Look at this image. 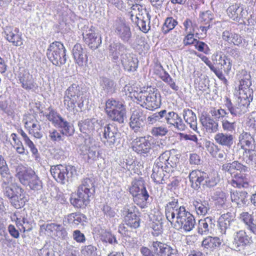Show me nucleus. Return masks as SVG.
Instances as JSON below:
<instances>
[{
	"instance_id": "nucleus-9",
	"label": "nucleus",
	"mask_w": 256,
	"mask_h": 256,
	"mask_svg": "<svg viewBox=\"0 0 256 256\" xmlns=\"http://www.w3.org/2000/svg\"><path fill=\"white\" fill-rule=\"evenodd\" d=\"M102 133V142L106 146L112 148L120 135L118 128L114 124H108L104 126Z\"/></svg>"
},
{
	"instance_id": "nucleus-30",
	"label": "nucleus",
	"mask_w": 256,
	"mask_h": 256,
	"mask_svg": "<svg viewBox=\"0 0 256 256\" xmlns=\"http://www.w3.org/2000/svg\"><path fill=\"white\" fill-rule=\"evenodd\" d=\"M160 96L159 94L155 92H148L145 108L149 110H155L160 106Z\"/></svg>"
},
{
	"instance_id": "nucleus-12",
	"label": "nucleus",
	"mask_w": 256,
	"mask_h": 256,
	"mask_svg": "<svg viewBox=\"0 0 256 256\" xmlns=\"http://www.w3.org/2000/svg\"><path fill=\"white\" fill-rule=\"evenodd\" d=\"M135 207L133 206H127L124 208L122 212L126 225L134 228L140 226V218L134 212Z\"/></svg>"
},
{
	"instance_id": "nucleus-47",
	"label": "nucleus",
	"mask_w": 256,
	"mask_h": 256,
	"mask_svg": "<svg viewBox=\"0 0 256 256\" xmlns=\"http://www.w3.org/2000/svg\"><path fill=\"white\" fill-rule=\"evenodd\" d=\"M247 167L234 161L231 164H226L222 166V170L228 172L230 174L234 172V170H238L240 172H245L247 170Z\"/></svg>"
},
{
	"instance_id": "nucleus-57",
	"label": "nucleus",
	"mask_w": 256,
	"mask_h": 256,
	"mask_svg": "<svg viewBox=\"0 0 256 256\" xmlns=\"http://www.w3.org/2000/svg\"><path fill=\"white\" fill-rule=\"evenodd\" d=\"M184 30L186 33L194 32L196 24L190 18H186L183 23Z\"/></svg>"
},
{
	"instance_id": "nucleus-27",
	"label": "nucleus",
	"mask_w": 256,
	"mask_h": 256,
	"mask_svg": "<svg viewBox=\"0 0 256 256\" xmlns=\"http://www.w3.org/2000/svg\"><path fill=\"white\" fill-rule=\"evenodd\" d=\"M18 78L22 86L25 90H34L38 88L32 76L28 72H25L24 74H20Z\"/></svg>"
},
{
	"instance_id": "nucleus-54",
	"label": "nucleus",
	"mask_w": 256,
	"mask_h": 256,
	"mask_svg": "<svg viewBox=\"0 0 256 256\" xmlns=\"http://www.w3.org/2000/svg\"><path fill=\"white\" fill-rule=\"evenodd\" d=\"M0 174L2 178H4V180H8V178H6L8 177V178H10V176H12L6 162L2 155H0Z\"/></svg>"
},
{
	"instance_id": "nucleus-28",
	"label": "nucleus",
	"mask_w": 256,
	"mask_h": 256,
	"mask_svg": "<svg viewBox=\"0 0 256 256\" xmlns=\"http://www.w3.org/2000/svg\"><path fill=\"white\" fill-rule=\"evenodd\" d=\"M16 193L10 200L12 205L16 208L24 206L26 200L24 190L19 186L16 187Z\"/></svg>"
},
{
	"instance_id": "nucleus-35",
	"label": "nucleus",
	"mask_w": 256,
	"mask_h": 256,
	"mask_svg": "<svg viewBox=\"0 0 256 256\" xmlns=\"http://www.w3.org/2000/svg\"><path fill=\"white\" fill-rule=\"evenodd\" d=\"M232 201L235 202L238 206L241 207L246 204L248 201V194L245 191H234L231 192Z\"/></svg>"
},
{
	"instance_id": "nucleus-33",
	"label": "nucleus",
	"mask_w": 256,
	"mask_h": 256,
	"mask_svg": "<svg viewBox=\"0 0 256 256\" xmlns=\"http://www.w3.org/2000/svg\"><path fill=\"white\" fill-rule=\"evenodd\" d=\"M224 238L222 240L217 236H207L202 242V246L206 249L213 250L220 246Z\"/></svg>"
},
{
	"instance_id": "nucleus-56",
	"label": "nucleus",
	"mask_w": 256,
	"mask_h": 256,
	"mask_svg": "<svg viewBox=\"0 0 256 256\" xmlns=\"http://www.w3.org/2000/svg\"><path fill=\"white\" fill-rule=\"evenodd\" d=\"M100 86L106 92H112L114 91V82L108 78H102L100 82Z\"/></svg>"
},
{
	"instance_id": "nucleus-25",
	"label": "nucleus",
	"mask_w": 256,
	"mask_h": 256,
	"mask_svg": "<svg viewBox=\"0 0 256 256\" xmlns=\"http://www.w3.org/2000/svg\"><path fill=\"white\" fill-rule=\"evenodd\" d=\"M206 176V173L198 170H192L189 174L190 180L192 186L194 189H198L202 184Z\"/></svg>"
},
{
	"instance_id": "nucleus-41",
	"label": "nucleus",
	"mask_w": 256,
	"mask_h": 256,
	"mask_svg": "<svg viewBox=\"0 0 256 256\" xmlns=\"http://www.w3.org/2000/svg\"><path fill=\"white\" fill-rule=\"evenodd\" d=\"M240 219L245 224L248 229L256 234V224L254 222V216L248 212H242L240 214Z\"/></svg>"
},
{
	"instance_id": "nucleus-6",
	"label": "nucleus",
	"mask_w": 256,
	"mask_h": 256,
	"mask_svg": "<svg viewBox=\"0 0 256 256\" xmlns=\"http://www.w3.org/2000/svg\"><path fill=\"white\" fill-rule=\"evenodd\" d=\"M106 110L108 117L120 124L124 122L126 118V108L122 102L109 99L106 104Z\"/></svg>"
},
{
	"instance_id": "nucleus-39",
	"label": "nucleus",
	"mask_w": 256,
	"mask_h": 256,
	"mask_svg": "<svg viewBox=\"0 0 256 256\" xmlns=\"http://www.w3.org/2000/svg\"><path fill=\"white\" fill-rule=\"evenodd\" d=\"M81 154L87 156L89 162H92L96 160L98 153L95 146H90L88 145H82L80 148Z\"/></svg>"
},
{
	"instance_id": "nucleus-15",
	"label": "nucleus",
	"mask_w": 256,
	"mask_h": 256,
	"mask_svg": "<svg viewBox=\"0 0 256 256\" xmlns=\"http://www.w3.org/2000/svg\"><path fill=\"white\" fill-rule=\"evenodd\" d=\"M174 158V156L170 157V152L166 151L161 154L154 165L164 168L166 169L165 172L169 173L172 171V168L176 165V163L172 162Z\"/></svg>"
},
{
	"instance_id": "nucleus-24",
	"label": "nucleus",
	"mask_w": 256,
	"mask_h": 256,
	"mask_svg": "<svg viewBox=\"0 0 256 256\" xmlns=\"http://www.w3.org/2000/svg\"><path fill=\"white\" fill-rule=\"evenodd\" d=\"M91 196L78 190L77 194H73L70 198L71 204L76 208H83L89 203Z\"/></svg>"
},
{
	"instance_id": "nucleus-49",
	"label": "nucleus",
	"mask_w": 256,
	"mask_h": 256,
	"mask_svg": "<svg viewBox=\"0 0 256 256\" xmlns=\"http://www.w3.org/2000/svg\"><path fill=\"white\" fill-rule=\"evenodd\" d=\"M178 24V21L172 16H168L165 19L162 28V32L164 34H166L172 30Z\"/></svg>"
},
{
	"instance_id": "nucleus-48",
	"label": "nucleus",
	"mask_w": 256,
	"mask_h": 256,
	"mask_svg": "<svg viewBox=\"0 0 256 256\" xmlns=\"http://www.w3.org/2000/svg\"><path fill=\"white\" fill-rule=\"evenodd\" d=\"M254 149L245 150L243 152V160L249 166L256 164V150Z\"/></svg>"
},
{
	"instance_id": "nucleus-51",
	"label": "nucleus",
	"mask_w": 256,
	"mask_h": 256,
	"mask_svg": "<svg viewBox=\"0 0 256 256\" xmlns=\"http://www.w3.org/2000/svg\"><path fill=\"white\" fill-rule=\"evenodd\" d=\"M134 202L139 206L144 208L146 206V201L149 198V194L146 190L142 192L134 195Z\"/></svg>"
},
{
	"instance_id": "nucleus-62",
	"label": "nucleus",
	"mask_w": 256,
	"mask_h": 256,
	"mask_svg": "<svg viewBox=\"0 0 256 256\" xmlns=\"http://www.w3.org/2000/svg\"><path fill=\"white\" fill-rule=\"evenodd\" d=\"M94 122L92 120L86 119L81 124L80 129L81 131H84V132H86V131L90 132L94 130Z\"/></svg>"
},
{
	"instance_id": "nucleus-8",
	"label": "nucleus",
	"mask_w": 256,
	"mask_h": 256,
	"mask_svg": "<svg viewBox=\"0 0 256 256\" xmlns=\"http://www.w3.org/2000/svg\"><path fill=\"white\" fill-rule=\"evenodd\" d=\"M49 112L46 114V118L55 126L62 129V133L66 136H71L74 129L70 123L63 118L56 112L48 108Z\"/></svg>"
},
{
	"instance_id": "nucleus-31",
	"label": "nucleus",
	"mask_w": 256,
	"mask_h": 256,
	"mask_svg": "<svg viewBox=\"0 0 256 256\" xmlns=\"http://www.w3.org/2000/svg\"><path fill=\"white\" fill-rule=\"evenodd\" d=\"M41 230H45L48 234H56L57 236H64L66 232L65 228L62 224L50 223L40 226Z\"/></svg>"
},
{
	"instance_id": "nucleus-60",
	"label": "nucleus",
	"mask_w": 256,
	"mask_h": 256,
	"mask_svg": "<svg viewBox=\"0 0 256 256\" xmlns=\"http://www.w3.org/2000/svg\"><path fill=\"white\" fill-rule=\"evenodd\" d=\"M81 252L84 256H96V248L92 245L86 246L82 248Z\"/></svg>"
},
{
	"instance_id": "nucleus-14",
	"label": "nucleus",
	"mask_w": 256,
	"mask_h": 256,
	"mask_svg": "<svg viewBox=\"0 0 256 256\" xmlns=\"http://www.w3.org/2000/svg\"><path fill=\"white\" fill-rule=\"evenodd\" d=\"M84 42L93 50L97 48L101 44L100 38L98 36L94 28H88L82 33Z\"/></svg>"
},
{
	"instance_id": "nucleus-17",
	"label": "nucleus",
	"mask_w": 256,
	"mask_h": 256,
	"mask_svg": "<svg viewBox=\"0 0 256 256\" xmlns=\"http://www.w3.org/2000/svg\"><path fill=\"white\" fill-rule=\"evenodd\" d=\"M115 32L116 34L124 42H128L132 36L130 28L122 20H118L114 24Z\"/></svg>"
},
{
	"instance_id": "nucleus-2",
	"label": "nucleus",
	"mask_w": 256,
	"mask_h": 256,
	"mask_svg": "<svg viewBox=\"0 0 256 256\" xmlns=\"http://www.w3.org/2000/svg\"><path fill=\"white\" fill-rule=\"evenodd\" d=\"M242 88L240 90V96L237 104L232 105L231 102L228 99L226 100V106L231 114L234 116L242 115L248 111V107L250 102L252 100L251 90L248 88Z\"/></svg>"
},
{
	"instance_id": "nucleus-44",
	"label": "nucleus",
	"mask_w": 256,
	"mask_h": 256,
	"mask_svg": "<svg viewBox=\"0 0 256 256\" xmlns=\"http://www.w3.org/2000/svg\"><path fill=\"white\" fill-rule=\"evenodd\" d=\"M183 117L186 122L190 125L193 130L197 129V120L196 114L188 108L184 109L183 111Z\"/></svg>"
},
{
	"instance_id": "nucleus-3",
	"label": "nucleus",
	"mask_w": 256,
	"mask_h": 256,
	"mask_svg": "<svg viewBox=\"0 0 256 256\" xmlns=\"http://www.w3.org/2000/svg\"><path fill=\"white\" fill-rule=\"evenodd\" d=\"M82 88L78 84H72L64 92V104L68 111H74L78 104L81 108L83 106Z\"/></svg>"
},
{
	"instance_id": "nucleus-50",
	"label": "nucleus",
	"mask_w": 256,
	"mask_h": 256,
	"mask_svg": "<svg viewBox=\"0 0 256 256\" xmlns=\"http://www.w3.org/2000/svg\"><path fill=\"white\" fill-rule=\"evenodd\" d=\"M221 122L222 128L224 131L230 133L235 132L236 122L232 119L230 120L228 116L222 120Z\"/></svg>"
},
{
	"instance_id": "nucleus-59",
	"label": "nucleus",
	"mask_w": 256,
	"mask_h": 256,
	"mask_svg": "<svg viewBox=\"0 0 256 256\" xmlns=\"http://www.w3.org/2000/svg\"><path fill=\"white\" fill-rule=\"evenodd\" d=\"M232 184L234 186L238 188L241 187H246L248 185V182L246 180V178L245 176L241 174L240 176H238L236 178V179L232 180Z\"/></svg>"
},
{
	"instance_id": "nucleus-38",
	"label": "nucleus",
	"mask_w": 256,
	"mask_h": 256,
	"mask_svg": "<svg viewBox=\"0 0 256 256\" xmlns=\"http://www.w3.org/2000/svg\"><path fill=\"white\" fill-rule=\"evenodd\" d=\"M2 187L4 190V194L10 200L12 196L16 192L15 190L16 187V186H11V184L12 183V176H10V178H8V180H4V178H2Z\"/></svg>"
},
{
	"instance_id": "nucleus-29",
	"label": "nucleus",
	"mask_w": 256,
	"mask_h": 256,
	"mask_svg": "<svg viewBox=\"0 0 256 256\" xmlns=\"http://www.w3.org/2000/svg\"><path fill=\"white\" fill-rule=\"evenodd\" d=\"M129 14L132 16H135V20L138 21L143 20L144 19L150 20V16L146 9L139 4L133 5Z\"/></svg>"
},
{
	"instance_id": "nucleus-26",
	"label": "nucleus",
	"mask_w": 256,
	"mask_h": 256,
	"mask_svg": "<svg viewBox=\"0 0 256 256\" xmlns=\"http://www.w3.org/2000/svg\"><path fill=\"white\" fill-rule=\"evenodd\" d=\"M252 242V238L248 236L244 230H239L234 235L233 244L236 248L249 245Z\"/></svg>"
},
{
	"instance_id": "nucleus-55",
	"label": "nucleus",
	"mask_w": 256,
	"mask_h": 256,
	"mask_svg": "<svg viewBox=\"0 0 256 256\" xmlns=\"http://www.w3.org/2000/svg\"><path fill=\"white\" fill-rule=\"evenodd\" d=\"M85 216L80 213H72L68 216V220L70 224L76 226L80 223Z\"/></svg>"
},
{
	"instance_id": "nucleus-10",
	"label": "nucleus",
	"mask_w": 256,
	"mask_h": 256,
	"mask_svg": "<svg viewBox=\"0 0 256 256\" xmlns=\"http://www.w3.org/2000/svg\"><path fill=\"white\" fill-rule=\"evenodd\" d=\"M164 120L166 121L168 127L171 129L184 131L186 128V126L181 117L174 112H168L166 110Z\"/></svg>"
},
{
	"instance_id": "nucleus-4",
	"label": "nucleus",
	"mask_w": 256,
	"mask_h": 256,
	"mask_svg": "<svg viewBox=\"0 0 256 256\" xmlns=\"http://www.w3.org/2000/svg\"><path fill=\"white\" fill-rule=\"evenodd\" d=\"M16 176L24 185H28L34 190H38L42 188V182L34 172L28 169L22 164H18L16 168Z\"/></svg>"
},
{
	"instance_id": "nucleus-16",
	"label": "nucleus",
	"mask_w": 256,
	"mask_h": 256,
	"mask_svg": "<svg viewBox=\"0 0 256 256\" xmlns=\"http://www.w3.org/2000/svg\"><path fill=\"white\" fill-rule=\"evenodd\" d=\"M215 220L211 216H208L199 220L198 226V233L200 235H208L212 232L215 226Z\"/></svg>"
},
{
	"instance_id": "nucleus-58",
	"label": "nucleus",
	"mask_w": 256,
	"mask_h": 256,
	"mask_svg": "<svg viewBox=\"0 0 256 256\" xmlns=\"http://www.w3.org/2000/svg\"><path fill=\"white\" fill-rule=\"evenodd\" d=\"M216 175L217 174L215 173H212L209 175L206 174V176L202 184L208 187H212L216 186L218 182Z\"/></svg>"
},
{
	"instance_id": "nucleus-46",
	"label": "nucleus",
	"mask_w": 256,
	"mask_h": 256,
	"mask_svg": "<svg viewBox=\"0 0 256 256\" xmlns=\"http://www.w3.org/2000/svg\"><path fill=\"white\" fill-rule=\"evenodd\" d=\"M196 212L198 215L204 216L208 214L210 207L208 202L201 200H195L193 202Z\"/></svg>"
},
{
	"instance_id": "nucleus-63",
	"label": "nucleus",
	"mask_w": 256,
	"mask_h": 256,
	"mask_svg": "<svg viewBox=\"0 0 256 256\" xmlns=\"http://www.w3.org/2000/svg\"><path fill=\"white\" fill-rule=\"evenodd\" d=\"M194 47L198 51L203 52L205 54H208L210 52V48L203 42L198 40L196 42Z\"/></svg>"
},
{
	"instance_id": "nucleus-13",
	"label": "nucleus",
	"mask_w": 256,
	"mask_h": 256,
	"mask_svg": "<svg viewBox=\"0 0 256 256\" xmlns=\"http://www.w3.org/2000/svg\"><path fill=\"white\" fill-rule=\"evenodd\" d=\"M148 138H148L146 137H139L134 140L132 143L133 150L140 154L144 155L149 153L152 146Z\"/></svg>"
},
{
	"instance_id": "nucleus-61",
	"label": "nucleus",
	"mask_w": 256,
	"mask_h": 256,
	"mask_svg": "<svg viewBox=\"0 0 256 256\" xmlns=\"http://www.w3.org/2000/svg\"><path fill=\"white\" fill-rule=\"evenodd\" d=\"M64 136L66 135L63 134L62 133V130L60 132H58V130L55 129H52L49 132L48 136L50 140L53 142L62 140H64Z\"/></svg>"
},
{
	"instance_id": "nucleus-32",
	"label": "nucleus",
	"mask_w": 256,
	"mask_h": 256,
	"mask_svg": "<svg viewBox=\"0 0 256 256\" xmlns=\"http://www.w3.org/2000/svg\"><path fill=\"white\" fill-rule=\"evenodd\" d=\"M214 139L218 144L230 148L233 144L234 137L230 134L219 132L216 134Z\"/></svg>"
},
{
	"instance_id": "nucleus-34",
	"label": "nucleus",
	"mask_w": 256,
	"mask_h": 256,
	"mask_svg": "<svg viewBox=\"0 0 256 256\" xmlns=\"http://www.w3.org/2000/svg\"><path fill=\"white\" fill-rule=\"evenodd\" d=\"M126 51L125 46L120 42H113L110 44L109 48L110 56L114 60H118L120 56H124Z\"/></svg>"
},
{
	"instance_id": "nucleus-45",
	"label": "nucleus",
	"mask_w": 256,
	"mask_h": 256,
	"mask_svg": "<svg viewBox=\"0 0 256 256\" xmlns=\"http://www.w3.org/2000/svg\"><path fill=\"white\" fill-rule=\"evenodd\" d=\"M166 169L160 166L154 165L152 168V173L151 178L156 184H162V182L164 180V178Z\"/></svg>"
},
{
	"instance_id": "nucleus-37",
	"label": "nucleus",
	"mask_w": 256,
	"mask_h": 256,
	"mask_svg": "<svg viewBox=\"0 0 256 256\" xmlns=\"http://www.w3.org/2000/svg\"><path fill=\"white\" fill-rule=\"evenodd\" d=\"M24 126L28 130L29 133L32 134L35 138H40L42 136L41 126L38 121H26L24 122Z\"/></svg>"
},
{
	"instance_id": "nucleus-20",
	"label": "nucleus",
	"mask_w": 256,
	"mask_h": 256,
	"mask_svg": "<svg viewBox=\"0 0 256 256\" xmlns=\"http://www.w3.org/2000/svg\"><path fill=\"white\" fill-rule=\"evenodd\" d=\"M156 256H174L175 250L166 244L156 241L152 244Z\"/></svg>"
},
{
	"instance_id": "nucleus-53",
	"label": "nucleus",
	"mask_w": 256,
	"mask_h": 256,
	"mask_svg": "<svg viewBox=\"0 0 256 256\" xmlns=\"http://www.w3.org/2000/svg\"><path fill=\"white\" fill-rule=\"evenodd\" d=\"M146 190L144 181L142 180H136L132 181V186L130 188V192L132 196Z\"/></svg>"
},
{
	"instance_id": "nucleus-5",
	"label": "nucleus",
	"mask_w": 256,
	"mask_h": 256,
	"mask_svg": "<svg viewBox=\"0 0 256 256\" xmlns=\"http://www.w3.org/2000/svg\"><path fill=\"white\" fill-rule=\"evenodd\" d=\"M66 49L64 44L60 42L56 41L49 46L46 56L53 64L60 66L66 62Z\"/></svg>"
},
{
	"instance_id": "nucleus-19",
	"label": "nucleus",
	"mask_w": 256,
	"mask_h": 256,
	"mask_svg": "<svg viewBox=\"0 0 256 256\" xmlns=\"http://www.w3.org/2000/svg\"><path fill=\"white\" fill-rule=\"evenodd\" d=\"M4 32L6 40L13 45L18 46L23 44L22 34L18 28L6 27Z\"/></svg>"
},
{
	"instance_id": "nucleus-40",
	"label": "nucleus",
	"mask_w": 256,
	"mask_h": 256,
	"mask_svg": "<svg viewBox=\"0 0 256 256\" xmlns=\"http://www.w3.org/2000/svg\"><path fill=\"white\" fill-rule=\"evenodd\" d=\"M78 190L92 196L95 192L94 180L90 178H84Z\"/></svg>"
},
{
	"instance_id": "nucleus-1",
	"label": "nucleus",
	"mask_w": 256,
	"mask_h": 256,
	"mask_svg": "<svg viewBox=\"0 0 256 256\" xmlns=\"http://www.w3.org/2000/svg\"><path fill=\"white\" fill-rule=\"evenodd\" d=\"M165 214L168 220L176 229L188 232L194 227V216L186 210L185 207L179 206L178 200H174L166 204Z\"/></svg>"
},
{
	"instance_id": "nucleus-21",
	"label": "nucleus",
	"mask_w": 256,
	"mask_h": 256,
	"mask_svg": "<svg viewBox=\"0 0 256 256\" xmlns=\"http://www.w3.org/2000/svg\"><path fill=\"white\" fill-rule=\"evenodd\" d=\"M72 53L76 63L79 66H82L86 64L88 61L86 51L80 44H76L74 46Z\"/></svg>"
},
{
	"instance_id": "nucleus-11",
	"label": "nucleus",
	"mask_w": 256,
	"mask_h": 256,
	"mask_svg": "<svg viewBox=\"0 0 256 256\" xmlns=\"http://www.w3.org/2000/svg\"><path fill=\"white\" fill-rule=\"evenodd\" d=\"M146 116L140 110H134L130 118V127L136 132H141L144 126Z\"/></svg>"
},
{
	"instance_id": "nucleus-23",
	"label": "nucleus",
	"mask_w": 256,
	"mask_h": 256,
	"mask_svg": "<svg viewBox=\"0 0 256 256\" xmlns=\"http://www.w3.org/2000/svg\"><path fill=\"white\" fill-rule=\"evenodd\" d=\"M212 60L214 63L223 66L225 72H228L231 70L232 61L228 59L222 52L216 51L214 52L212 56Z\"/></svg>"
},
{
	"instance_id": "nucleus-7",
	"label": "nucleus",
	"mask_w": 256,
	"mask_h": 256,
	"mask_svg": "<svg viewBox=\"0 0 256 256\" xmlns=\"http://www.w3.org/2000/svg\"><path fill=\"white\" fill-rule=\"evenodd\" d=\"M50 171L54 180L62 184L71 180L72 176L76 172V168L74 166L62 164L52 166Z\"/></svg>"
},
{
	"instance_id": "nucleus-22",
	"label": "nucleus",
	"mask_w": 256,
	"mask_h": 256,
	"mask_svg": "<svg viewBox=\"0 0 256 256\" xmlns=\"http://www.w3.org/2000/svg\"><path fill=\"white\" fill-rule=\"evenodd\" d=\"M254 138L250 133L243 132L239 136L238 142L237 146H240L244 151H245L248 149L254 148Z\"/></svg>"
},
{
	"instance_id": "nucleus-18",
	"label": "nucleus",
	"mask_w": 256,
	"mask_h": 256,
	"mask_svg": "<svg viewBox=\"0 0 256 256\" xmlns=\"http://www.w3.org/2000/svg\"><path fill=\"white\" fill-rule=\"evenodd\" d=\"M233 221L232 216L229 212L223 214L219 218L218 221V230L221 234L222 238H224L226 235L227 232L230 229Z\"/></svg>"
},
{
	"instance_id": "nucleus-64",
	"label": "nucleus",
	"mask_w": 256,
	"mask_h": 256,
	"mask_svg": "<svg viewBox=\"0 0 256 256\" xmlns=\"http://www.w3.org/2000/svg\"><path fill=\"white\" fill-rule=\"evenodd\" d=\"M196 41L198 40L194 38V32H188L186 33L183 40V44L184 46L192 44L194 46Z\"/></svg>"
},
{
	"instance_id": "nucleus-36",
	"label": "nucleus",
	"mask_w": 256,
	"mask_h": 256,
	"mask_svg": "<svg viewBox=\"0 0 256 256\" xmlns=\"http://www.w3.org/2000/svg\"><path fill=\"white\" fill-rule=\"evenodd\" d=\"M122 63L126 70L134 71L138 67V60L130 54H126L122 58Z\"/></svg>"
},
{
	"instance_id": "nucleus-42",
	"label": "nucleus",
	"mask_w": 256,
	"mask_h": 256,
	"mask_svg": "<svg viewBox=\"0 0 256 256\" xmlns=\"http://www.w3.org/2000/svg\"><path fill=\"white\" fill-rule=\"evenodd\" d=\"M200 120L202 125L204 126L209 132H214L218 130V123L216 122L210 116H202Z\"/></svg>"
},
{
	"instance_id": "nucleus-52",
	"label": "nucleus",
	"mask_w": 256,
	"mask_h": 256,
	"mask_svg": "<svg viewBox=\"0 0 256 256\" xmlns=\"http://www.w3.org/2000/svg\"><path fill=\"white\" fill-rule=\"evenodd\" d=\"M166 110H162L158 112L153 114L152 115L148 116L147 122L148 124H154L157 122H163L165 120V114Z\"/></svg>"
},
{
	"instance_id": "nucleus-43",
	"label": "nucleus",
	"mask_w": 256,
	"mask_h": 256,
	"mask_svg": "<svg viewBox=\"0 0 256 256\" xmlns=\"http://www.w3.org/2000/svg\"><path fill=\"white\" fill-rule=\"evenodd\" d=\"M222 38L229 44H233L236 46L240 44L242 41V38L240 35L228 30H225L222 32Z\"/></svg>"
}]
</instances>
